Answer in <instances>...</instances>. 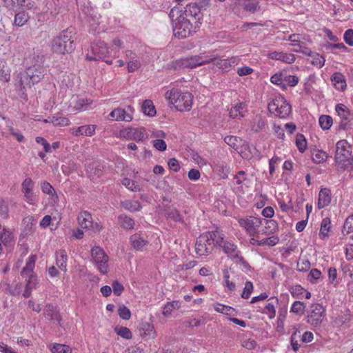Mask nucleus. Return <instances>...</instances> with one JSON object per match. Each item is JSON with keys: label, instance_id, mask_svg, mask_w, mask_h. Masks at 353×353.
Returning <instances> with one entry per match:
<instances>
[{"label": "nucleus", "instance_id": "nucleus-1", "mask_svg": "<svg viewBox=\"0 0 353 353\" xmlns=\"http://www.w3.org/2000/svg\"><path fill=\"white\" fill-rule=\"evenodd\" d=\"M33 59L35 63L27 68L26 73L20 80V85L23 89L30 88L32 85L39 83L44 77L45 68L43 67V56L37 55Z\"/></svg>", "mask_w": 353, "mask_h": 353}, {"label": "nucleus", "instance_id": "nucleus-2", "mask_svg": "<svg viewBox=\"0 0 353 353\" xmlns=\"http://www.w3.org/2000/svg\"><path fill=\"white\" fill-rule=\"evenodd\" d=\"M165 99L175 108L180 111H189L193 103V96L188 91H182L178 88H172L168 90L165 94Z\"/></svg>", "mask_w": 353, "mask_h": 353}, {"label": "nucleus", "instance_id": "nucleus-3", "mask_svg": "<svg viewBox=\"0 0 353 353\" xmlns=\"http://www.w3.org/2000/svg\"><path fill=\"white\" fill-rule=\"evenodd\" d=\"M352 146L345 139H342L336 143L334 161L337 170L340 172H347V166L352 157Z\"/></svg>", "mask_w": 353, "mask_h": 353}, {"label": "nucleus", "instance_id": "nucleus-4", "mask_svg": "<svg viewBox=\"0 0 353 353\" xmlns=\"http://www.w3.org/2000/svg\"><path fill=\"white\" fill-rule=\"evenodd\" d=\"M175 17L173 31L174 35L177 37L186 38L199 26V24L195 23L184 15L179 14Z\"/></svg>", "mask_w": 353, "mask_h": 353}, {"label": "nucleus", "instance_id": "nucleus-5", "mask_svg": "<svg viewBox=\"0 0 353 353\" xmlns=\"http://www.w3.org/2000/svg\"><path fill=\"white\" fill-rule=\"evenodd\" d=\"M268 110L271 113L281 119L287 118L292 112L291 105L281 94L275 95L268 103Z\"/></svg>", "mask_w": 353, "mask_h": 353}, {"label": "nucleus", "instance_id": "nucleus-6", "mask_svg": "<svg viewBox=\"0 0 353 353\" xmlns=\"http://www.w3.org/2000/svg\"><path fill=\"white\" fill-rule=\"evenodd\" d=\"M179 14L185 16L186 18L195 22V23L201 24L202 14L200 7L196 3H191L187 5L183 12L179 10L178 8L174 7L170 10L169 17L174 21V18Z\"/></svg>", "mask_w": 353, "mask_h": 353}, {"label": "nucleus", "instance_id": "nucleus-7", "mask_svg": "<svg viewBox=\"0 0 353 353\" xmlns=\"http://www.w3.org/2000/svg\"><path fill=\"white\" fill-rule=\"evenodd\" d=\"M218 58L219 56L214 52L204 56H192L180 59L178 61V65L183 68H194L197 66L209 63Z\"/></svg>", "mask_w": 353, "mask_h": 353}, {"label": "nucleus", "instance_id": "nucleus-8", "mask_svg": "<svg viewBox=\"0 0 353 353\" xmlns=\"http://www.w3.org/2000/svg\"><path fill=\"white\" fill-rule=\"evenodd\" d=\"M92 261L97 267V269L102 274H105L108 272V256L104 250L99 247L94 246L91 250Z\"/></svg>", "mask_w": 353, "mask_h": 353}, {"label": "nucleus", "instance_id": "nucleus-9", "mask_svg": "<svg viewBox=\"0 0 353 353\" xmlns=\"http://www.w3.org/2000/svg\"><path fill=\"white\" fill-rule=\"evenodd\" d=\"M335 111L339 117V128L346 130L351 128V122L353 121V112L343 103H338L335 106Z\"/></svg>", "mask_w": 353, "mask_h": 353}, {"label": "nucleus", "instance_id": "nucleus-10", "mask_svg": "<svg viewBox=\"0 0 353 353\" xmlns=\"http://www.w3.org/2000/svg\"><path fill=\"white\" fill-rule=\"evenodd\" d=\"M325 316V309L320 303H312L307 315V322L312 326L320 325Z\"/></svg>", "mask_w": 353, "mask_h": 353}, {"label": "nucleus", "instance_id": "nucleus-11", "mask_svg": "<svg viewBox=\"0 0 353 353\" xmlns=\"http://www.w3.org/2000/svg\"><path fill=\"white\" fill-rule=\"evenodd\" d=\"M239 224L245 229L249 236H254L259 233V228L263 225V221L262 218L248 216L239 219Z\"/></svg>", "mask_w": 353, "mask_h": 353}, {"label": "nucleus", "instance_id": "nucleus-12", "mask_svg": "<svg viewBox=\"0 0 353 353\" xmlns=\"http://www.w3.org/2000/svg\"><path fill=\"white\" fill-rule=\"evenodd\" d=\"M121 137L128 140H134L137 142L143 141L148 137L146 130L143 127L127 128L120 131Z\"/></svg>", "mask_w": 353, "mask_h": 353}, {"label": "nucleus", "instance_id": "nucleus-13", "mask_svg": "<svg viewBox=\"0 0 353 353\" xmlns=\"http://www.w3.org/2000/svg\"><path fill=\"white\" fill-rule=\"evenodd\" d=\"M134 112V108L131 105H127L124 108L114 109L109 114V117L114 121L130 122L133 119Z\"/></svg>", "mask_w": 353, "mask_h": 353}, {"label": "nucleus", "instance_id": "nucleus-14", "mask_svg": "<svg viewBox=\"0 0 353 353\" xmlns=\"http://www.w3.org/2000/svg\"><path fill=\"white\" fill-rule=\"evenodd\" d=\"M213 245L209 240L208 235L201 234L197 239L195 243L196 253L202 256L210 254L212 250Z\"/></svg>", "mask_w": 353, "mask_h": 353}, {"label": "nucleus", "instance_id": "nucleus-15", "mask_svg": "<svg viewBox=\"0 0 353 353\" xmlns=\"http://www.w3.org/2000/svg\"><path fill=\"white\" fill-rule=\"evenodd\" d=\"M299 50H295L296 52H301L303 54L308 56L310 59L308 61L311 64L316 66L318 68H321L324 65L325 59L318 53L312 52V50L307 48L305 46H298Z\"/></svg>", "mask_w": 353, "mask_h": 353}, {"label": "nucleus", "instance_id": "nucleus-16", "mask_svg": "<svg viewBox=\"0 0 353 353\" xmlns=\"http://www.w3.org/2000/svg\"><path fill=\"white\" fill-rule=\"evenodd\" d=\"M34 182L31 178L25 179L21 183V192L24 195L25 200L29 204H33L37 201V197L33 192Z\"/></svg>", "mask_w": 353, "mask_h": 353}, {"label": "nucleus", "instance_id": "nucleus-17", "mask_svg": "<svg viewBox=\"0 0 353 353\" xmlns=\"http://www.w3.org/2000/svg\"><path fill=\"white\" fill-rule=\"evenodd\" d=\"M22 283L20 282H13L10 284L8 281H1L0 283V290L4 293L11 296H19L22 291Z\"/></svg>", "mask_w": 353, "mask_h": 353}, {"label": "nucleus", "instance_id": "nucleus-18", "mask_svg": "<svg viewBox=\"0 0 353 353\" xmlns=\"http://www.w3.org/2000/svg\"><path fill=\"white\" fill-rule=\"evenodd\" d=\"M90 52L86 54V59L90 61L103 59L109 53L107 46H90Z\"/></svg>", "mask_w": 353, "mask_h": 353}, {"label": "nucleus", "instance_id": "nucleus-19", "mask_svg": "<svg viewBox=\"0 0 353 353\" xmlns=\"http://www.w3.org/2000/svg\"><path fill=\"white\" fill-rule=\"evenodd\" d=\"M130 243L136 251H143L149 241L146 235L142 233H135L130 236Z\"/></svg>", "mask_w": 353, "mask_h": 353}, {"label": "nucleus", "instance_id": "nucleus-20", "mask_svg": "<svg viewBox=\"0 0 353 353\" xmlns=\"http://www.w3.org/2000/svg\"><path fill=\"white\" fill-rule=\"evenodd\" d=\"M96 128V125H84L79 127L70 128V132L72 135L76 137H92L95 134Z\"/></svg>", "mask_w": 353, "mask_h": 353}, {"label": "nucleus", "instance_id": "nucleus-21", "mask_svg": "<svg viewBox=\"0 0 353 353\" xmlns=\"http://www.w3.org/2000/svg\"><path fill=\"white\" fill-rule=\"evenodd\" d=\"M221 248L228 256L232 259H236L241 255V252L238 250L237 245L232 241H225Z\"/></svg>", "mask_w": 353, "mask_h": 353}, {"label": "nucleus", "instance_id": "nucleus-22", "mask_svg": "<svg viewBox=\"0 0 353 353\" xmlns=\"http://www.w3.org/2000/svg\"><path fill=\"white\" fill-rule=\"evenodd\" d=\"M37 256L35 255H30L26 263L25 267L22 269L21 272V274L23 277H26L29 279L32 276H35L34 274L33 270L35 266Z\"/></svg>", "mask_w": 353, "mask_h": 353}, {"label": "nucleus", "instance_id": "nucleus-23", "mask_svg": "<svg viewBox=\"0 0 353 353\" xmlns=\"http://www.w3.org/2000/svg\"><path fill=\"white\" fill-rule=\"evenodd\" d=\"M205 234L208 235L210 241L213 245H218L221 247V245L225 241L224 240V234L221 231H219L218 230L205 232Z\"/></svg>", "mask_w": 353, "mask_h": 353}, {"label": "nucleus", "instance_id": "nucleus-24", "mask_svg": "<svg viewBox=\"0 0 353 353\" xmlns=\"http://www.w3.org/2000/svg\"><path fill=\"white\" fill-rule=\"evenodd\" d=\"M331 202V191L328 188H323L320 190L318 199V208H324Z\"/></svg>", "mask_w": 353, "mask_h": 353}, {"label": "nucleus", "instance_id": "nucleus-25", "mask_svg": "<svg viewBox=\"0 0 353 353\" xmlns=\"http://www.w3.org/2000/svg\"><path fill=\"white\" fill-rule=\"evenodd\" d=\"M43 122L52 123L54 126H68L70 124L69 119L59 114L48 117Z\"/></svg>", "mask_w": 353, "mask_h": 353}, {"label": "nucleus", "instance_id": "nucleus-26", "mask_svg": "<svg viewBox=\"0 0 353 353\" xmlns=\"http://www.w3.org/2000/svg\"><path fill=\"white\" fill-rule=\"evenodd\" d=\"M4 6L9 10H14L23 6H26L28 9H31L34 4L28 3L26 4V0H3Z\"/></svg>", "mask_w": 353, "mask_h": 353}, {"label": "nucleus", "instance_id": "nucleus-27", "mask_svg": "<svg viewBox=\"0 0 353 353\" xmlns=\"http://www.w3.org/2000/svg\"><path fill=\"white\" fill-rule=\"evenodd\" d=\"M56 264L63 272L67 271L68 255L65 250H59L55 252Z\"/></svg>", "mask_w": 353, "mask_h": 353}, {"label": "nucleus", "instance_id": "nucleus-28", "mask_svg": "<svg viewBox=\"0 0 353 353\" xmlns=\"http://www.w3.org/2000/svg\"><path fill=\"white\" fill-rule=\"evenodd\" d=\"M78 222L81 228L88 229L92 225V218L91 214L86 212H81L78 216Z\"/></svg>", "mask_w": 353, "mask_h": 353}, {"label": "nucleus", "instance_id": "nucleus-29", "mask_svg": "<svg viewBox=\"0 0 353 353\" xmlns=\"http://www.w3.org/2000/svg\"><path fill=\"white\" fill-rule=\"evenodd\" d=\"M331 81L335 88L338 90H343L347 86L344 75L341 72H335L331 77Z\"/></svg>", "mask_w": 353, "mask_h": 353}, {"label": "nucleus", "instance_id": "nucleus-30", "mask_svg": "<svg viewBox=\"0 0 353 353\" xmlns=\"http://www.w3.org/2000/svg\"><path fill=\"white\" fill-rule=\"evenodd\" d=\"M279 303V299L276 297H271L268 299V303L265 306L263 313L267 314L270 319L274 318L276 315V310L274 307V303L277 304Z\"/></svg>", "mask_w": 353, "mask_h": 353}, {"label": "nucleus", "instance_id": "nucleus-31", "mask_svg": "<svg viewBox=\"0 0 353 353\" xmlns=\"http://www.w3.org/2000/svg\"><path fill=\"white\" fill-rule=\"evenodd\" d=\"M118 223L124 230H132L135 225L134 219L125 214L118 216Z\"/></svg>", "mask_w": 353, "mask_h": 353}, {"label": "nucleus", "instance_id": "nucleus-32", "mask_svg": "<svg viewBox=\"0 0 353 353\" xmlns=\"http://www.w3.org/2000/svg\"><path fill=\"white\" fill-rule=\"evenodd\" d=\"M73 42L72 32L68 30L62 31L54 40V44H72Z\"/></svg>", "mask_w": 353, "mask_h": 353}, {"label": "nucleus", "instance_id": "nucleus-33", "mask_svg": "<svg viewBox=\"0 0 353 353\" xmlns=\"http://www.w3.org/2000/svg\"><path fill=\"white\" fill-rule=\"evenodd\" d=\"M37 278L36 276H32L26 280L25 285V290L23 292V296L25 298H28L31 295V292L33 289L37 288Z\"/></svg>", "mask_w": 353, "mask_h": 353}, {"label": "nucleus", "instance_id": "nucleus-34", "mask_svg": "<svg viewBox=\"0 0 353 353\" xmlns=\"http://www.w3.org/2000/svg\"><path fill=\"white\" fill-rule=\"evenodd\" d=\"M73 109L77 111H84L86 110L88 105L92 103V100L83 98H77L72 101Z\"/></svg>", "mask_w": 353, "mask_h": 353}, {"label": "nucleus", "instance_id": "nucleus-35", "mask_svg": "<svg viewBox=\"0 0 353 353\" xmlns=\"http://www.w3.org/2000/svg\"><path fill=\"white\" fill-rule=\"evenodd\" d=\"M245 110V105L242 103H239L231 108L229 114L232 119L241 118L244 116Z\"/></svg>", "mask_w": 353, "mask_h": 353}, {"label": "nucleus", "instance_id": "nucleus-36", "mask_svg": "<svg viewBox=\"0 0 353 353\" xmlns=\"http://www.w3.org/2000/svg\"><path fill=\"white\" fill-rule=\"evenodd\" d=\"M142 112L144 114L152 117L156 115L157 111L153 102L151 100H145L141 106Z\"/></svg>", "mask_w": 353, "mask_h": 353}, {"label": "nucleus", "instance_id": "nucleus-37", "mask_svg": "<svg viewBox=\"0 0 353 353\" xmlns=\"http://www.w3.org/2000/svg\"><path fill=\"white\" fill-rule=\"evenodd\" d=\"M30 19L29 14L25 11H20L15 14L14 25L21 27L25 25Z\"/></svg>", "mask_w": 353, "mask_h": 353}, {"label": "nucleus", "instance_id": "nucleus-38", "mask_svg": "<svg viewBox=\"0 0 353 353\" xmlns=\"http://www.w3.org/2000/svg\"><path fill=\"white\" fill-rule=\"evenodd\" d=\"M263 221L265 229L263 230L262 234H270L276 232L278 228V224L276 221L272 219L268 220L265 219H263Z\"/></svg>", "mask_w": 353, "mask_h": 353}, {"label": "nucleus", "instance_id": "nucleus-39", "mask_svg": "<svg viewBox=\"0 0 353 353\" xmlns=\"http://www.w3.org/2000/svg\"><path fill=\"white\" fill-rule=\"evenodd\" d=\"M181 307V303L179 301H172L167 303L163 307V314L165 316L171 315L174 310H177Z\"/></svg>", "mask_w": 353, "mask_h": 353}, {"label": "nucleus", "instance_id": "nucleus-40", "mask_svg": "<svg viewBox=\"0 0 353 353\" xmlns=\"http://www.w3.org/2000/svg\"><path fill=\"white\" fill-rule=\"evenodd\" d=\"M10 70L3 59H0V80L8 82L10 81Z\"/></svg>", "mask_w": 353, "mask_h": 353}, {"label": "nucleus", "instance_id": "nucleus-41", "mask_svg": "<svg viewBox=\"0 0 353 353\" xmlns=\"http://www.w3.org/2000/svg\"><path fill=\"white\" fill-rule=\"evenodd\" d=\"M330 224L331 222L329 218H324L322 220L319 232V236L321 239H323L328 236Z\"/></svg>", "mask_w": 353, "mask_h": 353}, {"label": "nucleus", "instance_id": "nucleus-42", "mask_svg": "<svg viewBox=\"0 0 353 353\" xmlns=\"http://www.w3.org/2000/svg\"><path fill=\"white\" fill-rule=\"evenodd\" d=\"M123 208L130 212L139 211L141 208V203L137 201L127 200L121 203Z\"/></svg>", "mask_w": 353, "mask_h": 353}, {"label": "nucleus", "instance_id": "nucleus-43", "mask_svg": "<svg viewBox=\"0 0 353 353\" xmlns=\"http://www.w3.org/2000/svg\"><path fill=\"white\" fill-rule=\"evenodd\" d=\"M41 188L44 194L51 196L53 199L58 198L56 191L50 183L47 181L42 182L41 184Z\"/></svg>", "mask_w": 353, "mask_h": 353}, {"label": "nucleus", "instance_id": "nucleus-44", "mask_svg": "<svg viewBox=\"0 0 353 353\" xmlns=\"http://www.w3.org/2000/svg\"><path fill=\"white\" fill-rule=\"evenodd\" d=\"M319 125L321 126V128L323 130H329L332 123H333V119L332 118V117L329 116V115H321L320 116L319 119Z\"/></svg>", "mask_w": 353, "mask_h": 353}, {"label": "nucleus", "instance_id": "nucleus-45", "mask_svg": "<svg viewBox=\"0 0 353 353\" xmlns=\"http://www.w3.org/2000/svg\"><path fill=\"white\" fill-rule=\"evenodd\" d=\"M114 330L119 336L125 339H131L132 337L130 330L127 327L116 326Z\"/></svg>", "mask_w": 353, "mask_h": 353}, {"label": "nucleus", "instance_id": "nucleus-46", "mask_svg": "<svg viewBox=\"0 0 353 353\" xmlns=\"http://www.w3.org/2000/svg\"><path fill=\"white\" fill-rule=\"evenodd\" d=\"M52 353H72L71 348L66 345L55 343L50 347Z\"/></svg>", "mask_w": 353, "mask_h": 353}, {"label": "nucleus", "instance_id": "nucleus-47", "mask_svg": "<svg viewBox=\"0 0 353 353\" xmlns=\"http://www.w3.org/2000/svg\"><path fill=\"white\" fill-rule=\"evenodd\" d=\"M305 308V305L303 302L296 301L292 303L290 307V312L297 315H301L303 314Z\"/></svg>", "mask_w": 353, "mask_h": 353}, {"label": "nucleus", "instance_id": "nucleus-48", "mask_svg": "<svg viewBox=\"0 0 353 353\" xmlns=\"http://www.w3.org/2000/svg\"><path fill=\"white\" fill-rule=\"evenodd\" d=\"M296 145L301 152H303L307 148V141L303 134L298 133L296 136Z\"/></svg>", "mask_w": 353, "mask_h": 353}, {"label": "nucleus", "instance_id": "nucleus-49", "mask_svg": "<svg viewBox=\"0 0 353 353\" xmlns=\"http://www.w3.org/2000/svg\"><path fill=\"white\" fill-rule=\"evenodd\" d=\"M122 184L128 190H130L133 192H139L141 190L139 185L137 184L135 181L130 180V179H123Z\"/></svg>", "mask_w": 353, "mask_h": 353}, {"label": "nucleus", "instance_id": "nucleus-50", "mask_svg": "<svg viewBox=\"0 0 353 353\" xmlns=\"http://www.w3.org/2000/svg\"><path fill=\"white\" fill-rule=\"evenodd\" d=\"M241 141V140L236 136L230 135L226 136L224 138L225 143L230 145L231 148H234V150H237L238 144L240 143Z\"/></svg>", "mask_w": 353, "mask_h": 353}, {"label": "nucleus", "instance_id": "nucleus-51", "mask_svg": "<svg viewBox=\"0 0 353 353\" xmlns=\"http://www.w3.org/2000/svg\"><path fill=\"white\" fill-rule=\"evenodd\" d=\"M166 215L168 218L172 219L174 221L181 222L183 219L179 212L175 208H170L166 212Z\"/></svg>", "mask_w": 353, "mask_h": 353}, {"label": "nucleus", "instance_id": "nucleus-52", "mask_svg": "<svg viewBox=\"0 0 353 353\" xmlns=\"http://www.w3.org/2000/svg\"><path fill=\"white\" fill-rule=\"evenodd\" d=\"M12 232L0 224V240L3 242H9L12 239Z\"/></svg>", "mask_w": 353, "mask_h": 353}, {"label": "nucleus", "instance_id": "nucleus-53", "mask_svg": "<svg viewBox=\"0 0 353 353\" xmlns=\"http://www.w3.org/2000/svg\"><path fill=\"white\" fill-rule=\"evenodd\" d=\"M253 288L252 283L251 281H246L241 294V297L244 299H248L250 296L253 291Z\"/></svg>", "mask_w": 353, "mask_h": 353}, {"label": "nucleus", "instance_id": "nucleus-54", "mask_svg": "<svg viewBox=\"0 0 353 353\" xmlns=\"http://www.w3.org/2000/svg\"><path fill=\"white\" fill-rule=\"evenodd\" d=\"M321 272L316 268H313L310 270L307 279L312 283H316V281L321 277Z\"/></svg>", "mask_w": 353, "mask_h": 353}, {"label": "nucleus", "instance_id": "nucleus-55", "mask_svg": "<svg viewBox=\"0 0 353 353\" xmlns=\"http://www.w3.org/2000/svg\"><path fill=\"white\" fill-rule=\"evenodd\" d=\"M119 316L124 320H129L131 317V312L129 308L125 305H121L118 309Z\"/></svg>", "mask_w": 353, "mask_h": 353}, {"label": "nucleus", "instance_id": "nucleus-56", "mask_svg": "<svg viewBox=\"0 0 353 353\" xmlns=\"http://www.w3.org/2000/svg\"><path fill=\"white\" fill-rule=\"evenodd\" d=\"M279 239L277 236H272L261 240V246H274L279 243Z\"/></svg>", "mask_w": 353, "mask_h": 353}, {"label": "nucleus", "instance_id": "nucleus-57", "mask_svg": "<svg viewBox=\"0 0 353 353\" xmlns=\"http://www.w3.org/2000/svg\"><path fill=\"white\" fill-rule=\"evenodd\" d=\"M327 154L322 150H317L313 154V160L316 163H320L325 161L327 158Z\"/></svg>", "mask_w": 353, "mask_h": 353}, {"label": "nucleus", "instance_id": "nucleus-58", "mask_svg": "<svg viewBox=\"0 0 353 353\" xmlns=\"http://www.w3.org/2000/svg\"><path fill=\"white\" fill-rule=\"evenodd\" d=\"M310 268V262L307 259H302L297 263V270L305 272Z\"/></svg>", "mask_w": 353, "mask_h": 353}, {"label": "nucleus", "instance_id": "nucleus-59", "mask_svg": "<svg viewBox=\"0 0 353 353\" xmlns=\"http://www.w3.org/2000/svg\"><path fill=\"white\" fill-rule=\"evenodd\" d=\"M343 231L347 233L353 232V214L346 219L343 225Z\"/></svg>", "mask_w": 353, "mask_h": 353}, {"label": "nucleus", "instance_id": "nucleus-60", "mask_svg": "<svg viewBox=\"0 0 353 353\" xmlns=\"http://www.w3.org/2000/svg\"><path fill=\"white\" fill-rule=\"evenodd\" d=\"M285 82L291 87H294L299 83V78L296 75H286L284 74Z\"/></svg>", "mask_w": 353, "mask_h": 353}, {"label": "nucleus", "instance_id": "nucleus-61", "mask_svg": "<svg viewBox=\"0 0 353 353\" xmlns=\"http://www.w3.org/2000/svg\"><path fill=\"white\" fill-rule=\"evenodd\" d=\"M35 141L43 147V150H45L46 152H51V146L46 139L42 137H37Z\"/></svg>", "mask_w": 353, "mask_h": 353}, {"label": "nucleus", "instance_id": "nucleus-62", "mask_svg": "<svg viewBox=\"0 0 353 353\" xmlns=\"http://www.w3.org/2000/svg\"><path fill=\"white\" fill-rule=\"evenodd\" d=\"M142 330L145 335L153 336L155 334L154 325L149 323H143L142 325Z\"/></svg>", "mask_w": 353, "mask_h": 353}, {"label": "nucleus", "instance_id": "nucleus-63", "mask_svg": "<svg viewBox=\"0 0 353 353\" xmlns=\"http://www.w3.org/2000/svg\"><path fill=\"white\" fill-rule=\"evenodd\" d=\"M9 208L8 203L3 201H0V215L2 218L6 219L8 216Z\"/></svg>", "mask_w": 353, "mask_h": 353}, {"label": "nucleus", "instance_id": "nucleus-64", "mask_svg": "<svg viewBox=\"0 0 353 353\" xmlns=\"http://www.w3.org/2000/svg\"><path fill=\"white\" fill-rule=\"evenodd\" d=\"M272 130L274 134L276 136L278 139L281 140H283L285 139V136L284 133V130L281 128V125L274 123L273 125Z\"/></svg>", "mask_w": 353, "mask_h": 353}]
</instances>
